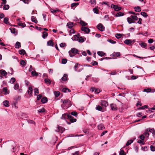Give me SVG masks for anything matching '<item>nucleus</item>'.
<instances>
[{"label": "nucleus", "instance_id": "obj_1", "mask_svg": "<svg viewBox=\"0 0 155 155\" xmlns=\"http://www.w3.org/2000/svg\"><path fill=\"white\" fill-rule=\"evenodd\" d=\"M78 50L75 48H73L71 49V50L68 51L70 57H73L74 54L78 53Z\"/></svg>", "mask_w": 155, "mask_h": 155}, {"label": "nucleus", "instance_id": "obj_2", "mask_svg": "<svg viewBox=\"0 0 155 155\" xmlns=\"http://www.w3.org/2000/svg\"><path fill=\"white\" fill-rule=\"evenodd\" d=\"M61 101L62 102L63 104H65L66 105L68 106V107H71L72 105L71 101L69 99L61 100Z\"/></svg>", "mask_w": 155, "mask_h": 155}, {"label": "nucleus", "instance_id": "obj_3", "mask_svg": "<svg viewBox=\"0 0 155 155\" xmlns=\"http://www.w3.org/2000/svg\"><path fill=\"white\" fill-rule=\"evenodd\" d=\"M71 117L70 114H68L66 113L62 114L61 119H68Z\"/></svg>", "mask_w": 155, "mask_h": 155}, {"label": "nucleus", "instance_id": "obj_4", "mask_svg": "<svg viewBox=\"0 0 155 155\" xmlns=\"http://www.w3.org/2000/svg\"><path fill=\"white\" fill-rule=\"evenodd\" d=\"M97 29L101 31H103L104 30L105 27L101 24H99L97 26Z\"/></svg>", "mask_w": 155, "mask_h": 155}, {"label": "nucleus", "instance_id": "obj_5", "mask_svg": "<svg viewBox=\"0 0 155 155\" xmlns=\"http://www.w3.org/2000/svg\"><path fill=\"white\" fill-rule=\"evenodd\" d=\"M81 30L84 31L87 34L89 33L91 31L90 30L89 28L84 27H82Z\"/></svg>", "mask_w": 155, "mask_h": 155}, {"label": "nucleus", "instance_id": "obj_6", "mask_svg": "<svg viewBox=\"0 0 155 155\" xmlns=\"http://www.w3.org/2000/svg\"><path fill=\"white\" fill-rule=\"evenodd\" d=\"M101 104L102 106L106 107L108 105V104L106 101L101 100Z\"/></svg>", "mask_w": 155, "mask_h": 155}, {"label": "nucleus", "instance_id": "obj_7", "mask_svg": "<svg viewBox=\"0 0 155 155\" xmlns=\"http://www.w3.org/2000/svg\"><path fill=\"white\" fill-rule=\"evenodd\" d=\"M110 106L112 110L114 111L117 110V107L115 104H110Z\"/></svg>", "mask_w": 155, "mask_h": 155}, {"label": "nucleus", "instance_id": "obj_8", "mask_svg": "<svg viewBox=\"0 0 155 155\" xmlns=\"http://www.w3.org/2000/svg\"><path fill=\"white\" fill-rule=\"evenodd\" d=\"M32 91L33 89L32 87L30 86L28 88V90L27 91V92L28 94L30 95V97L32 95Z\"/></svg>", "mask_w": 155, "mask_h": 155}, {"label": "nucleus", "instance_id": "obj_9", "mask_svg": "<svg viewBox=\"0 0 155 155\" xmlns=\"http://www.w3.org/2000/svg\"><path fill=\"white\" fill-rule=\"evenodd\" d=\"M70 122H67V123L68 124H70L71 123H74L76 121L77 119L75 118H74L73 117L71 116V117L69 118Z\"/></svg>", "mask_w": 155, "mask_h": 155}, {"label": "nucleus", "instance_id": "obj_10", "mask_svg": "<svg viewBox=\"0 0 155 155\" xmlns=\"http://www.w3.org/2000/svg\"><path fill=\"white\" fill-rule=\"evenodd\" d=\"M2 90L5 95H7V94H9V91L8 90V89L6 87H4L3 88Z\"/></svg>", "mask_w": 155, "mask_h": 155}, {"label": "nucleus", "instance_id": "obj_11", "mask_svg": "<svg viewBox=\"0 0 155 155\" xmlns=\"http://www.w3.org/2000/svg\"><path fill=\"white\" fill-rule=\"evenodd\" d=\"M124 42L128 45H130L132 43V41L130 39H126L124 41Z\"/></svg>", "mask_w": 155, "mask_h": 155}, {"label": "nucleus", "instance_id": "obj_12", "mask_svg": "<svg viewBox=\"0 0 155 155\" xmlns=\"http://www.w3.org/2000/svg\"><path fill=\"white\" fill-rule=\"evenodd\" d=\"M86 39L85 38L80 37H79L78 41L82 43L84 42L86 40Z\"/></svg>", "mask_w": 155, "mask_h": 155}, {"label": "nucleus", "instance_id": "obj_13", "mask_svg": "<svg viewBox=\"0 0 155 155\" xmlns=\"http://www.w3.org/2000/svg\"><path fill=\"white\" fill-rule=\"evenodd\" d=\"M79 35H74L73 37H72L71 39L73 41H78L79 37Z\"/></svg>", "mask_w": 155, "mask_h": 155}, {"label": "nucleus", "instance_id": "obj_14", "mask_svg": "<svg viewBox=\"0 0 155 155\" xmlns=\"http://www.w3.org/2000/svg\"><path fill=\"white\" fill-rule=\"evenodd\" d=\"M127 22L129 24H131L132 23H136L135 21L133 20L132 19L128 17L127 18Z\"/></svg>", "mask_w": 155, "mask_h": 155}, {"label": "nucleus", "instance_id": "obj_15", "mask_svg": "<svg viewBox=\"0 0 155 155\" xmlns=\"http://www.w3.org/2000/svg\"><path fill=\"white\" fill-rule=\"evenodd\" d=\"M68 79V75L66 74H64L63 77L61 78V80L63 81H65Z\"/></svg>", "mask_w": 155, "mask_h": 155}, {"label": "nucleus", "instance_id": "obj_16", "mask_svg": "<svg viewBox=\"0 0 155 155\" xmlns=\"http://www.w3.org/2000/svg\"><path fill=\"white\" fill-rule=\"evenodd\" d=\"M0 74L5 76L7 75V73L5 70L2 69L0 70Z\"/></svg>", "mask_w": 155, "mask_h": 155}, {"label": "nucleus", "instance_id": "obj_17", "mask_svg": "<svg viewBox=\"0 0 155 155\" xmlns=\"http://www.w3.org/2000/svg\"><path fill=\"white\" fill-rule=\"evenodd\" d=\"M8 18L7 17H5L4 18V22L6 24L10 25V23L8 22Z\"/></svg>", "mask_w": 155, "mask_h": 155}, {"label": "nucleus", "instance_id": "obj_18", "mask_svg": "<svg viewBox=\"0 0 155 155\" xmlns=\"http://www.w3.org/2000/svg\"><path fill=\"white\" fill-rule=\"evenodd\" d=\"M48 101V99L46 97H43L41 99V102L43 104L46 103Z\"/></svg>", "mask_w": 155, "mask_h": 155}, {"label": "nucleus", "instance_id": "obj_19", "mask_svg": "<svg viewBox=\"0 0 155 155\" xmlns=\"http://www.w3.org/2000/svg\"><path fill=\"white\" fill-rule=\"evenodd\" d=\"M134 9L135 11L137 12H140L141 11L140 7L139 6L134 7Z\"/></svg>", "mask_w": 155, "mask_h": 155}, {"label": "nucleus", "instance_id": "obj_20", "mask_svg": "<svg viewBox=\"0 0 155 155\" xmlns=\"http://www.w3.org/2000/svg\"><path fill=\"white\" fill-rule=\"evenodd\" d=\"M18 52L19 53L22 55H23L26 53L24 49L19 50Z\"/></svg>", "mask_w": 155, "mask_h": 155}, {"label": "nucleus", "instance_id": "obj_21", "mask_svg": "<svg viewBox=\"0 0 155 155\" xmlns=\"http://www.w3.org/2000/svg\"><path fill=\"white\" fill-rule=\"evenodd\" d=\"M3 105L5 107H8L9 106V102L7 100H5L3 102Z\"/></svg>", "mask_w": 155, "mask_h": 155}, {"label": "nucleus", "instance_id": "obj_22", "mask_svg": "<svg viewBox=\"0 0 155 155\" xmlns=\"http://www.w3.org/2000/svg\"><path fill=\"white\" fill-rule=\"evenodd\" d=\"M10 29L11 31V32L12 33L15 34V35H16L17 34V32L15 31V28H10Z\"/></svg>", "mask_w": 155, "mask_h": 155}, {"label": "nucleus", "instance_id": "obj_23", "mask_svg": "<svg viewBox=\"0 0 155 155\" xmlns=\"http://www.w3.org/2000/svg\"><path fill=\"white\" fill-rule=\"evenodd\" d=\"M31 21L35 22V23H38V21L36 19V18L34 16H32L31 17Z\"/></svg>", "mask_w": 155, "mask_h": 155}, {"label": "nucleus", "instance_id": "obj_24", "mask_svg": "<svg viewBox=\"0 0 155 155\" xmlns=\"http://www.w3.org/2000/svg\"><path fill=\"white\" fill-rule=\"evenodd\" d=\"M73 25V23L72 22H69L67 24V26H68V28H71Z\"/></svg>", "mask_w": 155, "mask_h": 155}, {"label": "nucleus", "instance_id": "obj_25", "mask_svg": "<svg viewBox=\"0 0 155 155\" xmlns=\"http://www.w3.org/2000/svg\"><path fill=\"white\" fill-rule=\"evenodd\" d=\"M97 54L98 55L102 57L106 55V54L103 51H99L97 52Z\"/></svg>", "mask_w": 155, "mask_h": 155}, {"label": "nucleus", "instance_id": "obj_26", "mask_svg": "<svg viewBox=\"0 0 155 155\" xmlns=\"http://www.w3.org/2000/svg\"><path fill=\"white\" fill-rule=\"evenodd\" d=\"M124 15V13L120 12H119L115 15V17H118L121 16H123Z\"/></svg>", "mask_w": 155, "mask_h": 155}, {"label": "nucleus", "instance_id": "obj_27", "mask_svg": "<svg viewBox=\"0 0 155 155\" xmlns=\"http://www.w3.org/2000/svg\"><path fill=\"white\" fill-rule=\"evenodd\" d=\"M121 9V7H119L118 5H115L114 10L115 11H119Z\"/></svg>", "mask_w": 155, "mask_h": 155}, {"label": "nucleus", "instance_id": "obj_28", "mask_svg": "<svg viewBox=\"0 0 155 155\" xmlns=\"http://www.w3.org/2000/svg\"><path fill=\"white\" fill-rule=\"evenodd\" d=\"M47 45L51 46H53V42L52 41L50 40L48 41L47 42Z\"/></svg>", "mask_w": 155, "mask_h": 155}, {"label": "nucleus", "instance_id": "obj_29", "mask_svg": "<svg viewBox=\"0 0 155 155\" xmlns=\"http://www.w3.org/2000/svg\"><path fill=\"white\" fill-rule=\"evenodd\" d=\"M44 81L45 83L50 84H51V81L48 78H45L44 79Z\"/></svg>", "mask_w": 155, "mask_h": 155}, {"label": "nucleus", "instance_id": "obj_30", "mask_svg": "<svg viewBox=\"0 0 155 155\" xmlns=\"http://www.w3.org/2000/svg\"><path fill=\"white\" fill-rule=\"evenodd\" d=\"M80 24L83 26H85L87 25V23H86L85 21L81 20L80 22Z\"/></svg>", "mask_w": 155, "mask_h": 155}, {"label": "nucleus", "instance_id": "obj_31", "mask_svg": "<svg viewBox=\"0 0 155 155\" xmlns=\"http://www.w3.org/2000/svg\"><path fill=\"white\" fill-rule=\"evenodd\" d=\"M31 75L33 76H37L38 74L35 71H32L31 72Z\"/></svg>", "mask_w": 155, "mask_h": 155}, {"label": "nucleus", "instance_id": "obj_32", "mask_svg": "<svg viewBox=\"0 0 155 155\" xmlns=\"http://www.w3.org/2000/svg\"><path fill=\"white\" fill-rule=\"evenodd\" d=\"M48 35V33L47 32L44 31L43 32L42 37L44 39Z\"/></svg>", "mask_w": 155, "mask_h": 155}, {"label": "nucleus", "instance_id": "obj_33", "mask_svg": "<svg viewBox=\"0 0 155 155\" xmlns=\"http://www.w3.org/2000/svg\"><path fill=\"white\" fill-rule=\"evenodd\" d=\"M98 128L99 130H102L104 128V127L103 124H100L98 126Z\"/></svg>", "mask_w": 155, "mask_h": 155}, {"label": "nucleus", "instance_id": "obj_34", "mask_svg": "<svg viewBox=\"0 0 155 155\" xmlns=\"http://www.w3.org/2000/svg\"><path fill=\"white\" fill-rule=\"evenodd\" d=\"M21 47V43L19 42H16L15 45V47L16 48H18Z\"/></svg>", "mask_w": 155, "mask_h": 155}, {"label": "nucleus", "instance_id": "obj_35", "mask_svg": "<svg viewBox=\"0 0 155 155\" xmlns=\"http://www.w3.org/2000/svg\"><path fill=\"white\" fill-rule=\"evenodd\" d=\"M134 141V140H128L126 143V146H128L130 145L131 143H132Z\"/></svg>", "mask_w": 155, "mask_h": 155}, {"label": "nucleus", "instance_id": "obj_36", "mask_svg": "<svg viewBox=\"0 0 155 155\" xmlns=\"http://www.w3.org/2000/svg\"><path fill=\"white\" fill-rule=\"evenodd\" d=\"M62 91L65 93L71 92V90L68 88H64L62 89Z\"/></svg>", "mask_w": 155, "mask_h": 155}, {"label": "nucleus", "instance_id": "obj_37", "mask_svg": "<svg viewBox=\"0 0 155 155\" xmlns=\"http://www.w3.org/2000/svg\"><path fill=\"white\" fill-rule=\"evenodd\" d=\"M148 131L151 133L153 135H155V131L154 128H149V130Z\"/></svg>", "mask_w": 155, "mask_h": 155}, {"label": "nucleus", "instance_id": "obj_38", "mask_svg": "<svg viewBox=\"0 0 155 155\" xmlns=\"http://www.w3.org/2000/svg\"><path fill=\"white\" fill-rule=\"evenodd\" d=\"M126 153L124 151V150L122 149L121 148L120 150V151L119 152L120 155H126Z\"/></svg>", "mask_w": 155, "mask_h": 155}, {"label": "nucleus", "instance_id": "obj_39", "mask_svg": "<svg viewBox=\"0 0 155 155\" xmlns=\"http://www.w3.org/2000/svg\"><path fill=\"white\" fill-rule=\"evenodd\" d=\"M58 128L59 130V131H61V133L65 130V129L64 128H63V127H61L58 126Z\"/></svg>", "mask_w": 155, "mask_h": 155}, {"label": "nucleus", "instance_id": "obj_40", "mask_svg": "<svg viewBox=\"0 0 155 155\" xmlns=\"http://www.w3.org/2000/svg\"><path fill=\"white\" fill-rule=\"evenodd\" d=\"M61 107L63 108V109H65L68 108L69 107L68 106L66 105L65 104H62L61 105Z\"/></svg>", "mask_w": 155, "mask_h": 155}, {"label": "nucleus", "instance_id": "obj_41", "mask_svg": "<svg viewBox=\"0 0 155 155\" xmlns=\"http://www.w3.org/2000/svg\"><path fill=\"white\" fill-rule=\"evenodd\" d=\"M130 18H131L132 19L136 21L138 19V17L136 15H131L130 16Z\"/></svg>", "mask_w": 155, "mask_h": 155}, {"label": "nucleus", "instance_id": "obj_42", "mask_svg": "<svg viewBox=\"0 0 155 155\" xmlns=\"http://www.w3.org/2000/svg\"><path fill=\"white\" fill-rule=\"evenodd\" d=\"M9 8V6L8 5H5L3 8V9L4 10H8Z\"/></svg>", "mask_w": 155, "mask_h": 155}, {"label": "nucleus", "instance_id": "obj_43", "mask_svg": "<svg viewBox=\"0 0 155 155\" xmlns=\"http://www.w3.org/2000/svg\"><path fill=\"white\" fill-rule=\"evenodd\" d=\"M93 11L94 13L96 14H99V11L96 8H95L93 9Z\"/></svg>", "mask_w": 155, "mask_h": 155}, {"label": "nucleus", "instance_id": "obj_44", "mask_svg": "<svg viewBox=\"0 0 155 155\" xmlns=\"http://www.w3.org/2000/svg\"><path fill=\"white\" fill-rule=\"evenodd\" d=\"M143 48H145L147 46V44L146 43L142 42L139 44Z\"/></svg>", "mask_w": 155, "mask_h": 155}, {"label": "nucleus", "instance_id": "obj_45", "mask_svg": "<svg viewBox=\"0 0 155 155\" xmlns=\"http://www.w3.org/2000/svg\"><path fill=\"white\" fill-rule=\"evenodd\" d=\"M96 109L98 111H102H102V107L99 105H97V106L96 107Z\"/></svg>", "mask_w": 155, "mask_h": 155}, {"label": "nucleus", "instance_id": "obj_46", "mask_svg": "<svg viewBox=\"0 0 155 155\" xmlns=\"http://www.w3.org/2000/svg\"><path fill=\"white\" fill-rule=\"evenodd\" d=\"M79 4V3L78 2L74 3H72L71 5V8H72L74 6H76L78 5Z\"/></svg>", "mask_w": 155, "mask_h": 155}, {"label": "nucleus", "instance_id": "obj_47", "mask_svg": "<svg viewBox=\"0 0 155 155\" xmlns=\"http://www.w3.org/2000/svg\"><path fill=\"white\" fill-rule=\"evenodd\" d=\"M35 93V95H37L36 94H38V89L37 88H35L34 90Z\"/></svg>", "mask_w": 155, "mask_h": 155}, {"label": "nucleus", "instance_id": "obj_48", "mask_svg": "<svg viewBox=\"0 0 155 155\" xmlns=\"http://www.w3.org/2000/svg\"><path fill=\"white\" fill-rule=\"evenodd\" d=\"M140 14L144 17H147L148 16L147 14L145 12H141Z\"/></svg>", "mask_w": 155, "mask_h": 155}, {"label": "nucleus", "instance_id": "obj_49", "mask_svg": "<svg viewBox=\"0 0 155 155\" xmlns=\"http://www.w3.org/2000/svg\"><path fill=\"white\" fill-rule=\"evenodd\" d=\"M113 55L115 57H119L120 56V54L119 52H114L113 54Z\"/></svg>", "mask_w": 155, "mask_h": 155}, {"label": "nucleus", "instance_id": "obj_50", "mask_svg": "<svg viewBox=\"0 0 155 155\" xmlns=\"http://www.w3.org/2000/svg\"><path fill=\"white\" fill-rule=\"evenodd\" d=\"M151 91V89L150 88H147L144 89L143 91L147 92L149 93Z\"/></svg>", "mask_w": 155, "mask_h": 155}, {"label": "nucleus", "instance_id": "obj_51", "mask_svg": "<svg viewBox=\"0 0 155 155\" xmlns=\"http://www.w3.org/2000/svg\"><path fill=\"white\" fill-rule=\"evenodd\" d=\"M122 36V34H120L117 33L115 34V37L117 39L120 38Z\"/></svg>", "mask_w": 155, "mask_h": 155}, {"label": "nucleus", "instance_id": "obj_52", "mask_svg": "<svg viewBox=\"0 0 155 155\" xmlns=\"http://www.w3.org/2000/svg\"><path fill=\"white\" fill-rule=\"evenodd\" d=\"M60 93L59 91H55L54 92V94L55 96L56 97H58L60 95Z\"/></svg>", "mask_w": 155, "mask_h": 155}, {"label": "nucleus", "instance_id": "obj_53", "mask_svg": "<svg viewBox=\"0 0 155 155\" xmlns=\"http://www.w3.org/2000/svg\"><path fill=\"white\" fill-rule=\"evenodd\" d=\"M45 111V109L44 107H42L41 109L38 110V111L39 113H43Z\"/></svg>", "mask_w": 155, "mask_h": 155}, {"label": "nucleus", "instance_id": "obj_54", "mask_svg": "<svg viewBox=\"0 0 155 155\" xmlns=\"http://www.w3.org/2000/svg\"><path fill=\"white\" fill-rule=\"evenodd\" d=\"M18 25L19 26H21L23 28L26 26V24L24 23H18Z\"/></svg>", "mask_w": 155, "mask_h": 155}, {"label": "nucleus", "instance_id": "obj_55", "mask_svg": "<svg viewBox=\"0 0 155 155\" xmlns=\"http://www.w3.org/2000/svg\"><path fill=\"white\" fill-rule=\"evenodd\" d=\"M71 114L72 115L74 116L75 117H77L78 115V113L76 111H73L71 112Z\"/></svg>", "mask_w": 155, "mask_h": 155}, {"label": "nucleus", "instance_id": "obj_56", "mask_svg": "<svg viewBox=\"0 0 155 155\" xmlns=\"http://www.w3.org/2000/svg\"><path fill=\"white\" fill-rule=\"evenodd\" d=\"M142 149L143 151H147L149 149V147L147 146H145L144 147H142Z\"/></svg>", "mask_w": 155, "mask_h": 155}, {"label": "nucleus", "instance_id": "obj_57", "mask_svg": "<svg viewBox=\"0 0 155 155\" xmlns=\"http://www.w3.org/2000/svg\"><path fill=\"white\" fill-rule=\"evenodd\" d=\"M150 150L152 151H155V146L153 145H151L150 147Z\"/></svg>", "mask_w": 155, "mask_h": 155}, {"label": "nucleus", "instance_id": "obj_58", "mask_svg": "<svg viewBox=\"0 0 155 155\" xmlns=\"http://www.w3.org/2000/svg\"><path fill=\"white\" fill-rule=\"evenodd\" d=\"M28 123L30 124H35V122L33 120H28Z\"/></svg>", "mask_w": 155, "mask_h": 155}, {"label": "nucleus", "instance_id": "obj_59", "mask_svg": "<svg viewBox=\"0 0 155 155\" xmlns=\"http://www.w3.org/2000/svg\"><path fill=\"white\" fill-rule=\"evenodd\" d=\"M19 88V84H16L14 86V89L15 90H17V89H18Z\"/></svg>", "mask_w": 155, "mask_h": 155}, {"label": "nucleus", "instance_id": "obj_60", "mask_svg": "<svg viewBox=\"0 0 155 155\" xmlns=\"http://www.w3.org/2000/svg\"><path fill=\"white\" fill-rule=\"evenodd\" d=\"M20 64L22 65L25 66L26 65V63L25 61L22 60L20 62Z\"/></svg>", "mask_w": 155, "mask_h": 155}, {"label": "nucleus", "instance_id": "obj_61", "mask_svg": "<svg viewBox=\"0 0 155 155\" xmlns=\"http://www.w3.org/2000/svg\"><path fill=\"white\" fill-rule=\"evenodd\" d=\"M67 61V60L66 59H63L62 60V63L63 64H66Z\"/></svg>", "mask_w": 155, "mask_h": 155}, {"label": "nucleus", "instance_id": "obj_62", "mask_svg": "<svg viewBox=\"0 0 155 155\" xmlns=\"http://www.w3.org/2000/svg\"><path fill=\"white\" fill-rule=\"evenodd\" d=\"M91 64L93 66H95L97 65L98 63L96 61H94L91 63Z\"/></svg>", "mask_w": 155, "mask_h": 155}, {"label": "nucleus", "instance_id": "obj_63", "mask_svg": "<svg viewBox=\"0 0 155 155\" xmlns=\"http://www.w3.org/2000/svg\"><path fill=\"white\" fill-rule=\"evenodd\" d=\"M15 81V79L14 78H12L10 81L11 83L13 84Z\"/></svg>", "mask_w": 155, "mask_h": 155}, {"label": "nucleus", "instance_id": "obj_64", "mask_svg": "<svg viewBox=\"0 0 155 155\" xmlns=\"http://www.w3.org/2000/svg\"><path fill=\"white\" fill-rule=\"evenodd\" d=\"M104 19L107 21H109V17L108 15H106L104 17Z\"/></svg>", "mask_w": 155, "mask_h": 155}]
</instances>
